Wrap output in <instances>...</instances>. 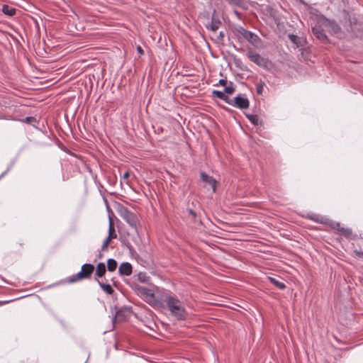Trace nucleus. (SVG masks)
Wrapping results in <instances>:
<instances>
[{
  "mask_svg": "<svg viewBox=\"0 0 363 363\" xmlns=\"http://www.w3.org/2000/svg\"><path fill=\"white\" fill-rule=\"evenodd\" d=\"M164 303L166 304L170 315L177 320H184L186 319L188 313L183 303L176 296L171 295L167 291H165L163 298H162V307Z\"/></svg>",
  "mask_w": 363,
  "mask_h": 363,
  "instance_id": "obj_1",
  "label": "nucleus"
},
{
  "mask_svg": "<svg viewBox=\"0 0 363 363\" xmlns=\"http://www.w3.org/2000/svg\"><path fill=\"white\" fill-rule=\"evenodd\" d=\"M165 291L166 290L160 289L158 287H157L155 291L142 286L138 288V294H140L147 303L155 307H162V298H163Z\"/></svg>",
  "mask_w": 363,
  "mask_h": 363,
  "instance_id": "obj_2",
  "label": "nucleus"
},
{
  "mask_svg": "<svg viewBox=\"0 0 363 363\" xmlns=\"http://www.w3.org/2000/svg\"><path fill=\"white\" fill-rule=\"evenodd\" d=\"M94 271V265L91 264H84L82 267L81 272L69 277L67 279L68 283H74L84 279L90 278L91 275Z\"/></svg>",
  "mask_w": 363,
  "mask_h": 363,
  "instance_id": "obj_3",
  "label": "nucleus"
},
{
  "mask_svg": "<svg viewBox=\"0 0 363 363\" xmlns=\"http://www.w3.org/2000/svg\"><path fill=\"white\" fill-rule=\"evenodd\" d=\"M233 32L238 37H239L240 35L242 36L245 39H246L248 42L252 43L254 46H258L261 43V39L257 35L249 30H247L242 27L239 26L238 28H234Z\"/></svg>",
  "mask_w": 363,
  "mask_h": 363,
  "instance_id": "obj_4",
  "label": "nucleus"
},
{
  "mask_svg": "<svg viewBox=\"0 0 363 363\" xmlns=\"http://www.w3.org/2000/svg\"><path fill=\"white\" fill-rule=\"evenodd\" d=\"M115 210L131 226H135L136 223L135 215L130 212L127 208L120 203L115 201Z\"/></svg>",
  "mask_w": 363,
  "mask_h": 363,
  "instance_id": "obj_5",
  "label": "nucleus"
},
{
  "mask_svg": "<svg viewBox=\"0 0 363 363\" xmlns=\"http://www.w3.org/2000/svg\"><path fill=\"white\" fill-rule=\"evenodd\" d=\"M247 56L251 62H254L259 67H263L264 69H269V67L272 66V62L270 60L262 57L259 53L253 51L252 50L247 51Z\"/></svg>",
  "mask_w": 363,
  "mask_h": 363,
  "instance_id": "obj_6",
  "label": "nucleus"
},
{
  "mask_svg": "<svg viewBox=\"0 0 363 363\" xmlns=\"http://www.w3.org/2000/svg\"><path fill=\"white\" fill-rule=\"evenodd\" d=\"M131 315V311L128 308H123L116 311L115 313V324L116 323H122L128 320Z\"/></svg>",
  "mask_w": 363,
  "mask_h": 363,
  "instance_id": "obj_7",
  "label": "nucleus"
},
{
  "mask_svg": "<svg viewBox=\"0 0 363 363\" xmlns=\"http://www.w3.org/2000/svg\"><path fill=\"white\" fill-rule=\"evenodd\" d=\"M229 104L238 108L245 109L249 107L250 101L247 98H244L240 95H238L235 97L231 102L230 101Z\"/></svg>",
  "mask_w": 363,
  "mask_h": 363,
  "instance_id": "obj_8",
  "label": "nucleus"
},
{
  "mask_svg": "<svg viewBox=\"0 0 363 363\" xmlns=\"http://www.w3.org/2000/svg\"><path fill=\"white\" fill-rule=\"evenodd\" d=\"M314 35L321 42L325 43L328 41V37L325 35L323 28L320 24H315L312 28Z\"/></svg>",
  "mask_w": 363,
  "mask_h": 363,
  "instance_id": "obj_9",
  "label": "nucleus"
},
{
  "mask_svg": "<svg viewBox=\"0 0 363 363\" xmlns=\"http://www.w3.org/2000/svg\"><path fill=\"white\" fill-rule=\"evenodd\" d=\"M65 30L71 35H79L84 29L83 24H66Z\"/></svg>",
  "mask_w": 363,
  "mask_h": 363,
  "instance_id": "obj_10",
  "label": "nucleus"
},
{
  "mask_svg": "<svg viewBox=\"0 0 363 363\" xmlns=\"http://www.w3.org/2000/svg\"><path fill=\"white\" fill-rule=\"evenodd\" d=\"M332 227L333 229L338 231L342 235L345 236V238H350L352 237V229L349 228L342 227L340 223H335Z\"/></svg>",
  "mask_w": 363,
  "mask_h": 363,
  "instance_id": "obj_11",
  "label": "nucleus"
},
{
  "mask_svg": "<svg viewBox=\"0 0 363 363\" xmlns=\"http://www.w3.org/2000/svg\"><path fill=\"white\" fill-rule=\"evenodd\" d=\"M112 238H113V219L111 216H109V235L102 245V250L107 248Z\"/></svg>",
  "mask_w": 363,
  "mask_h": 363,
  "instance_id": "obj_12",
  "label": "nucleus"
},
{
  "mask_svg": "<svg viewBox=\"0 0 363 363\" xmlns=\"http://www.w3.org/2000/svg\"><path fill=\"white\" fill-rule=\"evenodd\" d=\"M201 179L202 181L206 184H208L209 186H211L213 190V191H216V181L211 176L208 175L205 172L201 173Z\"/></svg>",
  "mask_w": 363,
  "mask_h": 363,
  "instance_id": "obj_13",
  "label": "nucleus"
},
{
  "mask_svg": "<svg viewBox=\"0 0 363 363\" xmlns=\"http://www.w3.org/2000/svg\"><path fill=\"white\" fill-rule=\"evenodd\" d=\"M118 272L121 275H130L132 273V266L128 262H124L119 267Z\"/></svg>",
  "mask_w": 363,
  "mask_h": 363,
  "instance_id": "obj_14",
  "label": "nucleus"
},
{
  "mask_svg": "<svg viewBox=\"0 0 363 363\" xmlns=\"http://www.w3.org/2000/svg\"><path fill=\"white\" fill-rule=\"evenodd\" d=\"M289 38L293 42L297 48L303 47L306 44V40L294 34H289Z\"/></svg>",
  "mask_w": 363,
  "mask_h": 363,
  "instance_id": "obj_15",
  "label": "nucleus"
},
{
  "mask_svg": "<svg viewBox=\"0 0 363 363\" xmlns=\"http://www.w3.org/2000/svg\"><path fill=\"white\" fill-rule=\"evenodd\" d=\"M1 11L4 14L9 16H12L15 15L16 12V9L15 8H13L7 4L3 5Z\"/></svg>",
  "mask_w": 363,
  "mask_h": 363,
  "instance_id": "obj_16",
  "label": "nucleus"
},
{
  "mask_svg": "<svg viewBox=\"0 0 363 363\" xmlns=\"http://www.w3.org/2000/svg\"><path fill=\"white\" fill-rule=\"evenodd\" d=\"M229 4L239 6L240 8H246L247 2L244 0H225Z\"/></svg>",
  "mask_w": 363,
  "mask_h": 363,
  "instance_id": "obj_17",
  "label": "nucleus"
},
{
  "mask_svg": "<svg viewBox=\"0 0 363 363\" xmlns=\"http://www.w3.org/2000/svg\"><path fill=\"white\" fill-rule=\"evenodd\" d=\"M213 95L220 99H222V100L226 101L227 103H230L228 96H226L225 94V93L223 91L214 90V91H213Z\"/></svg>",
  "mask_w": 363,
  "mask_h": 363,
  "instance_id": "obj_18",
  "label": "nucleus"
},
{
  "mask_svg": "<svg viewBox=\"0 0 363 363\" xmlns=\"http://www.w3.org/2000/svg\"><path fill=\"white\" fill-rule=\"evenodd\" d=\"M269 280L272 284L276 286L279 289H284L286 288V285L284 282L280 281L279 279L274 277H269Z\"/></svg>",
  "mask_w": 363,
  "mask_h": 363,
  "instance_id": "obj_19",
  "label": "nucleus"
},
{
  "mask_svg": "<svg viewBox=\"0 0 363 363\" xmlns=\"http://www.w3.org/2000/svg\"><path fill=\"white\" fill-rule=\"evenodd\" d=\"M106 273V266L104 263H99L96 267V274L99 277H101Z\"/></svg>",
  "mask_w": 363,
  "mask_h": 363,
  "instance_id": "obj_20",
  "label": "nucleus"
},
{
  "mask_svg": "<svg viewBox=\"0 0 363 363\" xmlns=\"http://www.w3.org/2000/svg\"><path fill=\"white\" fill-rule=\"evenodd\" d=\"M99 284L100 286L102 288V289L104 291H106L107 294H111L113 292V290L111 285L101 283L100 281H99Z\"/></svg>",
  "mask_w": 363,
  "mask_h": 363,
  "instance_id": "obj_21",
  "label": "nucleus"
},
{
  "mask_svg": "<svg viewBox=\"0 0 363 363\" xmlns=\"http://www.w3.org/2000/svg\"><path fill=\"white\" fill-rule=\"evenodd\" d=\"M247 118L249 119V121L254 125H257L259 122V118L258 116L257 115H247Z\"/></svg>",
  "mask_w": 363,
  "mask_h": 363,
  "instance_id": "obj_22",
  "label": "nucleus"
},
{
  "mask_svg": "<svg viewBox=\"0 0 363 363\" xmlns=\"http://www.w3.org/2000/svg\"><path fill=\"white\" fill-rule=\"evenodd\" d=\"M325 27L331 28L335 34H338L340 31L339 24H324Z\"/></svg>",
  "mask_w": 363,
  "mask_h": 363,
  "instance_id": "obj_23",
  "label": "nucleus"
},
{
  "mask_svg": "<svg viewBox=\"0 0 363 363\" xmlns=\"http://www.w3.org/2000/svg\"><path fill=\"white\" fill-rule=\"evenodd\" d=\"M150 277L147 276L145 272H140L138 274V280L142 283H145L149 281Z\"/></svg>",
  "mask_w": 363,
  "mask_h": 363,
  "instance_id": "obj_24",
  "label": "nucleus"
},
{
  "mask_svg": "<svg viewBox=\"0 0 363 363\" xmlns=\"http://www.w3.org/2000/svg\"><path fill=\"white\" fill-rule=\"evenodd\" d=\"M308 218L309 219H311V220L315 221L317 223H323V217H320V216L316 215V214L309 215L308 216Z\"/></svg>",
  "mask_w": 363,
  "mask_h": 363,
  "instance_id": "obj_25",
  "label": "nucleus"
},
{
  "mask_svg": "<svg viewBox=\"0 0 363 363\" xmlns=\"http://www.w3.org/2000/svg\"><path fill=\"white\" fill-rule=\"evenodd\" d=\"M235 91L234 87L233 86V83L230 82L228 86H225L224 89V93H226L228 94H232Z\"/></svg>",
  "mask_w": 363,
  "mask_h": 363,
  "instance_id": "obj_26",
  "label": "nucleus"
},
{
  "mask_svg": "<svg viewBox=\"0 0 363 363\" xmlns=\"http://www.w3.org/2000/svg\"><path fill=\"white\" fill-rule=\"evenodd\" d=\"M206 28L207 29L216 33L219 27L218 24H206Z\"/></svg>",
  "mask_w": 363,
  "mask_h": 363,
  "instance_id": "obj_27",
  "label": "nucleus"
},
{
  "mask_svg": "<svg viewBox=\"0 0 363 363\" xmlns=\"http://www.w3.org/2000/svg\"><path fill=\"white\" fill-rule=\"evenodd\" d=\"M317 21L318 23H331L328 21L327 18H325L323 15H317Z\"/></svg>",
  "mask_w": 363,
  "mask_h": 363,
  "instance_id": "obj_28",
  "label": "nucleus"
},
{
  "mask_svg": "<svg viewBox=\"0 0 363 363\" xmlns=\"http://www.w3.org/2000/svg\"><path fill=\"white\" fill-rule=\"evenodd\" d=\"M108 269L110 272H113V259H109L108 260Z\"/></svg>",
  "mask_w": 363,
  "mask_h": 363,
  "instance_id": "obj_29",
  "label": "nucleus"
},
{
  "mask_svg": "<svg viewBox=\"0 0 363 363\" xmlns=\"http://www.w3.org/2000/svg\"><path fill=\"white\" fill-rule=\"evenodd\" d=\"M264 84H257V92L258 94H262L263 91Z\"/></svg>",
  "mask_w": 363,
  "mask_h": 363,
  "instance_id": "obj_30",
  "label": "nucleus"
},
{
  "mask_svg": "<svg viewBox=\"0 0 363 363\" xmlns=\"http://www.w3.org/2000/svg\"><path fill=\"white\" fill-rule=\"evenodd\" d=\"M189 215L191 216L192 218H195L196 216V212L192 209H188L187 210Z\"/></svg>",
  "mask_w": 363,
  "mask_h": 363,
  "instance_id": "obj_31",
  "label": "nucleus"
},
{
  "mask_svg": "<svg viewBox=\"0 0 363 363\" xmlns=\"http://www.w3.org/2000/svg\"><path fill=\"white\" fill-rule=\"evenodd\" d=\"M26 121L27 123H33V122L35 121V118L34 117H31V116H30V117H26Z\"/></svg>",
  "mask_w": 363,
  "mask_h": 363,
  "instance_id": "obj_32",
  "label": "nucleus"
},
{
  "mask_svg": "<svg viewBox=\"0 0 363 363\" xmlns=\"http://www.w3.org/2000/svg\"><path fill=\"white\" fill-rule=\"evenodd\" d=\"M354 253L356 254V255H357L359 258H362V259H363V252H362V251H357V250H355V251H354Z\"/></svg>",
  "mask_w": 363,
  "mask_h": 363,
  "instance_id": "obj_33",
  "label": "nucleus"
},
{
  "mask_svg": "<svg viewBox=\"0 0 363 363\" xmlns=\"http://www.w3.org/2000/svg\"><path fill=\"white\" fill-rule=\"evenodd\" d=\"M219 84L222 85V86H225L228 84V82L226 79H221L219 80Z\"/></svg>",
  "mask_w": 363,
  "mask_h": 363,
  "instance_id": "obj_34",
  "label": "nucleus"
},
{
  "mask_svg": "<svg viewBox=\"0 0 363 363\" xmlns=\"http://www.w3.org/2000/svg\"><path fill=\"white\" fill-rule=\"evenodd\" d=\"M225 37V32L224 31H220L218 38L220 40H223Z\"/></svg>",
  "mask_w": 363,
  "mask_h": 363,
  "instance_id": "obj_35",
  "label": "nucleus"
},
{
  "mask_svg": "<svg viewBox=\"0 0 363 363\" xmlns=\"http://www.w3.org/2000/svg\"><path fill=\"white\" fill-rule=\"evenodd\" d=\"M129 176H130L129 172H125L123 174V178L124 179H128V177H129Z\"/></svg>",
  "mask_w": 363,
  "mask_h": 363,
  "instance_id": "obj_36",
  "label": "nucleus"
},
{
  "mask_svg": "<svg viewBox=\"0 0 363 363\" xmlns=\"http://www.w3.org/2000/svg\"><path fill=\"white\" fill-rule=\"evenodd\" d=\"M137 50H138V52L140 54H143V49H142V48L140 46H138Z\"/></svg>",
  "mask_w": 363,
  "mask_h": 363,
  "instance_id": "obj_37",
  "label": "nucleus"
},
{
  "mask_svg": "<svg viewBox=\"0 0 363 363\" xmlns=\"http://www.w3.org/2000/svg\"><path fill=\"white\" fill-rule=\"evenodd\" d=\"M114 219H115V225L118 223V220L116 218V217L115 216L114 217Z\"/></svg>",
  "mask_w": 363,
  "mask_h": 363,
  "instance_id": "obj_38",
  "label": "nucleus"
},
{
  "mask_svg": "<svg viewBox=\"0 0 363 363\" xmlns=\"http://www.w3.org/2000/svg\"><path fill=\"white\" fill-rule=\"evenodd\" d=\"M214 23V21H213V19H212L211 23ZM215 23H220V21H215Z\"/></svg>",
  "mask_w": 363,
  "mask_h": 363,
  "instance_id": "obj_39",
  "label": "nucleus"
},
{
  "mask_svg": "<svg viewBox=\"0 0 363 363\" xmlns=\"http://www.w3.org/2000/svg\"><path fill=\"white\" fill-rule=\"evenodd\" d=\"M234 13H235L236 16H238V12L236 10H235V11H234Z\"/></svg>",
  "mask_w": 363,
  "mask_h": 363,
  "instance_id": "obj_40",
  "label": "nucleus"
},
{
  "mask_svg": "<svg viewBox=\"0 0 363 363\" xmlns=\"http://www.w3.org/2000/svg\"><path fill=\"white\" fill-rule=\"evenodd\" d=\"M5 302L0 301V306L3 305Z\"/></svg>",
  "mask_w": 363,
  "mask_h": 363,
  "instance_id": "obj_41",
  "label": "nucleus"
},
{
  "mask_svg": "<svg viewBox=\"0 0 363 363\" xmlns=\"http://www.w3.org/2000/svg\"><path fill=\"white\" fill-rule=\"evenodd\" d=\"M114 264H115V269H116V266H117V263H116V261H115V262H114Z\"/></svg>",
  "mask_w": 363,
  "mask_h": 363,
  "instance_id": "obj_42",
  "label": "nucleus"
},
{
  "mask_svg": "<svg viewBox=\"0 0 363 363\" xmlns=\"http://www.w3.org/2000/svg\"><path fill=\"white\" fill-rule=\"evenodd\" d=\"M36 28H37V29H39L38 24H36Z\"/></svg>",
  "mask_w": 363,
  "mask_h": 363,
  "instance_id": "obj_43",
  "label": "nucleus"
}]
</instances>
